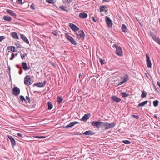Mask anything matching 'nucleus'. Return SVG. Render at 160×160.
Returning <instances> with one entry per match:
<instances>
[{
  "mask_svg": "<svg viewBox=\"0 0 160 160\" xmlns=\"http://www.w3.org/2000/svg\"><path fill=\"white\" fill-rule=\"evenodd\" d=\"M52 33L53 35H54L55 36H57L58 35V32H57V30H52Z\"/></svg>",
  "mask_w": 160,
  "mask_h": 160,
  "instance_id": "42",
  "label": "nucleus"
},
{
  "mask_svg": "<svg viewBox=\"0 0 160 160\" xmlns=\"http://www.w3.org/2000/svg\"><path fill=\"white\" fill-rule=\"evenodd\" d=\"M154 41L156 42L158 44L160 45V39L158 37H156L153 39Z\"/></svg>",
  "mask_w": 160,
  "mask_h": 160,
  "instance_id": "28",
  "label": "nucleus"
},
{
  "mask_svg": "<svg viewBox=\"0 0 160 160\" xmlns=\"http://www.w3.org/2000/svg\"><path fill=\"white\" fill-rule=\"evenodd\" d=\"M11 35L12 37L15 39H18L19 37L18 36L16 32H12L11 33Z\"/></svg>",
  "mask_w": 160,
  "mask_h": 160,
  "instance_id": "20",
  "label": "nucleus"
},
{
  "mask_svg": "<svg viewBox=\"0 0 160 160\" xmlns=\"http://www.w3.org/2000/svg\"><path fill=\"white\" fill-rule=\"evenodd\" d=\"M79 16L82 18H86L88 17V14L84 12L81 13L79 14Z\"/></svg>",
  "mask_w": 160,
  "mask_h": 160,
  "instance_id": "19",
  "label": "nucleus"
},
{
  "mask_svg": "<svg viewBox=\"0 0 160 160\" xmlns=\"http://www.w3.org/2000/svg\"><path fill=\"white\" fill-rule=\"evenodd\" d=\"M73 1V0H65V1H63V2H65L66 3H71Z\"/></svg>",
  "mask_w": 160,
  "mask_h": 160,
  "instance_id": "43",
  "label": "nucleus"
},
{
  "mask_svg": "<svg viewBox=\"0 0 160 160\" xmlns=\"http://www.w3.org/2000/svg\"><path fill=\"white\" fill-rule=\"evenodd\" d=\"M154 88L155 89V90L157 92H158V89H157L155 85H154Z\"/></svg>",
  "mask_w": 160,
  "mask_h": 160,
  "instance_id": "57",
  "label": "nucleus"
},
{
  "mask_svg": "<svg viewBox=\"0 0 160 160\" xmlns=\"http://www.w3.org/2000/svg\"><path fill=\"white\" fill-rule=\"evenodd\" d=\"M15 45L18 48H21L19 44L18 43H15Z\"/></svg>",
  "mask_w": 160,
  "mask_h": 160,
  "instance_id": "49",
  "label": "nucleus"
},
{
  "mask_svg": "<svg viewBox=\"0 0 160 160\" xmlns=\"http://www.w3.org/2000/svg\"><path fill=\"white\" fill-rule=\"evenodd\" d=\"M106 125V122H102L100 121V127L101 126V127H104L105 128Z\"/></svg>",
  "mask_w": 160,
  "mask_h": 160,
  "instance_id": "36",
  "label": "nucleus"
},
{
  "mask_svg": "<svg viewBox=\"0 0 160 160\" xmlns=\"http://www.w3.org/2000/svg\"><path fill=\"white\" fill-rule=\"evenodd\" d=\"M20 100L23 102V101H26V99L23 96L21 95L20 97Z\"/></svg>",
  "mask_w": 160,
  "mask_h": 160,
  "instance_id": "37",
  "label": "nucleus"
},
{
  "mask_svg": "<svg viewBox=\"0 0 160 160\" xmlns=\"http://www.w3.org/2000/svg\"><path fill=\"white\" fill-rule=\"evenodd\" d=\"M12 92L13 95L18 96L20 93V89L18 88L15 87L12 89Z\"/></svg>",
  "mask_w": 160,
  "mask_h": 160,
  "instance_id": "2",
  "label": "nucleus"
},
{
  "mask_svg": "<svg viewBox=\"0 0 160 160\" xmlns=\"http://www.w3.org/2000/svg\"><path fill=\"white\" fill-rule=\"evenodd\" d=\"M22 65L23 69L25 71L28 70L30 68L29 66H27L26 62H22Z\"/></svg>",
  "mask_w": 160,
  "mask_h": 160,
  "instance_id": "14",
  "label": "nucleus"
},
{
  "mask_svg": "<svg viewBox=\"0 0 160 160\" xmlns=\"http://www.w3.org/2000/svg\"><path fill=\"white\" fill-rule=\"evenodd\" d=\"M90 115V114H85L82 117V119L83 121H85L87 120L89 118V116Z\"/></svg>",
  "mask_w": 160,
  "mask_h": 160,
  "instance_id": "21",
  "label": "nucleus"
},
{
  "mask_svg": "<svg viewBox=\"0 0 160 160\" xmlns=\"http://www.w3.org/2000/svg\"><path fill=\"white\" fill-rule=\"evenodd\" d=\"M150 33L153 39V38H155L156 37L153 32H150Z\"/></svg>",
  "mask_w": 160,
  "mask_h": 160,
  "instance_id": "39",
  "label": "nucleus"
},
{
  "mask_svg": "<svg viewBox=\"0 0 160 160\" xmlns=\"http://www.w3.org/2000/svg\"><path fill=\"white\" fill-rule=\"evenodd\" d=\"M153 105L155 107H157L158 105V101L156 100L153 102Z\"/></svg>",
  "mask_w": 160,
  "mask_h": 160,
  "instance_id": "32",
  "label": "nucleus"
},
{
  "mask_svg": "<svg viewBox=\"0 0 160 160\" xmlns=\"http://www.w3.org/2000/svg\"><path fill=\"white\" fill-rule=\"evenodd\" d=\"M52 107H53V105L51 103V109H52Z\"/></svg>",
  "mask_w": 160,
  "mask_h": 160,
  "instance_id": "63",
  "label": "nucleus"
},
{
  "mask_svg": "<svg viewBox=\"0 0 160 160\" xmlns=\"http://www.w3.org/2000/svg\"><path fill=\"white\" fill-rule=\"evenodd\" d=\"M113 47L115 48L116 49V52L117 55L120 56L122 55L123 52L120 47L117 46L116 44H114L113 45Z\"/></svg>",
  "mask_w": 160,
  "mask_h": 160,
  "instance_id": "1",
  "label": "nucleus"
},
{
  "mask_svg": "<svg viewBox=\"0 0 160 160\" xmlns=\"http://www.w3.org/2000/svg\"><path fill=\"white\" fill-rule=\"evenodd\" d=\"M121 95L123 98L128 97L129 96L128 94H127L125 92H122L121 93Z\"/></svg>",
  "mask_w": 160,
  "mask_h": 160,
  "instance_id": "26",
  "label": "nucleus"
},
{
  "mask_svg": "<svg viewBox=\"0 0 160 160\" xmlns=\"http://www.w3.org/2000/svg\"><path fill=\"white\" fill-rule=\"evenodd\" d=\"M18 3L20 4H22V0H18Z\"/></svg>",
  "mask_w": 160,
  "mask_h": 160,
  "instance_id": "51",
  "label": "nucleus"
},
{
  "mask_svg": "<svg viewBox=\"0 0 160 160\" xmlns=\"http://www.w3.org/2000/svg\"><path fill=\"white\" fill-rule=\"evenodd\" d=\"M69 26L72 30L74 32L77 31L79 30V28L73 23H69Z\"/></svg>",
  "mask_w": 160,
  "mask_h": 160,
  "instance_id": "5",
  "label": "nucleus"
},
{
  "mask_svg": "<svg viewBox=\"0 0 160 160\" xmlns=\"http://www.w3.org/2000/svg\"><path fill=\"white\" fill-rule=\"evenodd\" d=\"M24 83L25 85L27 86L31 84L30 76L27 75L24 78Z\"/></svg>",
  "mask_w": 160,
  "mask_h": 160,
  "instance_id": "4",
  "label": "nucleus"
},
{
  "mask_svg": "<svg viewBox=\"0 0 160 160\" xmlns=\"http://www.w3.org/2000/svg\"><path fill=\"white\" fill-rule=\"evenodd\" d=\"M7 137L9 139L11 142L12 146L14 147L16 145V141L12 136L10 135H7Z\"/></svg>",
  "mask_w": 160,
  "mask_h": 160,
  "instance_id": "7",
  "label": "nucleus"
},
{
  "mask_svg": "<svg viewBox=\"0 0 160 160\" xmlns=\"http://www.w3.org/2000/svg\"><path fill=\"white\" fill-rule=\"evenodd\" d=\"M18 54V53H16L14 54V57L17 56Z\"/></svg>",
  "mask_w": 160,
  "mask_h": 160,
  "instance_id": "64",
  "label": "nucleus"
},
{
  "mask_svg": "<svg viewBox=\"0 0 160 160\" xmlns=\"http://www.w3.org/2000/svg\"><path fill=\"white\" fill-rule=\"evenodd\" d=\"M100 121H93L91 122V124L92 126L98 129L100 127Z\"/></svg>",
  "mask_w": 160,
  "mask_h": 160,
  "instance_id": "9",
  "label": "nucleus"
},
{
  "mask_svg": "<svg viewBox=\"0 0 160 160\" xmlns=\"http://www.w3.org/2000/svg\"><path fill=\"white\" fill-rule=\"evenodd\" d=\"M83 134L86 135H92L95 134V133L91 130H89L85 132Z\"/></svg>",
  "mask_w": 160,
  "mask_h": 160,
  "instance_id": "15",
  "label": "nucleus"
},
{
  "mask_svg": "<svg viewBox=\"0 0 160 160\" xmlns=\"http://www.w3.org/2000/svg\"><path fill=\"white\" fill-rule=\"evenodd\" d=\"M125 82H124L123 80L122 81L120 82H119L118 84V86H119V85H120L124 83H125Z\"/></svg>",
  "mask_w": 160,
  "mask_h": 160,
  "instance_id": "48",
  "label": "nucleus"
},
{
  "mask_svg": "<svg viewBox=\"0 0 160 160\" xmlns=\"http://www.w3.org/2000/svg\"><path fill=\"white\" fill-rule=\"evenodd\" d=\"M20 37L25 43L28 44H29V41L26 38V37L25 36L21 34L20 35Z\"/></svg>",
  "mask_w": 160,
  "mask_h": 160,
  "instance_id": "16",
  "label": "nucleus"
},
{
  "mask_svg": "<svg viewBox=\"0 0 160 160\" xmlns=\"http://www.w3.org/2000/svg\"><path fill=\"white\" fill-rule=\"evenodd\" d=\"M55 0H51V3L53 4L56 2Z\"/></svg>",
  "mask_w": 160,
  "mask_h": 160,
  "instance_id": "54",
  "label": "nucleus"
},
{
  "mask_svg": "<svg viewBox=\"0 0 160 160\" xmlns=\"http://www.w3.org/2000/svg\"><path fill=\"white\" fill-rule=\"evenodd\" d=\"M8 50L13 52L17 51L16 50L15 47L13 46H9L8 47Z\"/></svg>",
  "mask_w": 160,
  "mask_h": 160,
  "instance_id": "23",
  "label": "nucleus"
},
{
  "mask_svg": "<svg viewBox=\"0 0 160 160\" xmlns=\"http://www.w3.org/2000/svg\"><path fill=\"white\" fill-rule=\"evenodd\" d=\"M147 93V92L144 91L142 92V94L141 95V97L142 98H143L146 97Z\"/></svg>",
  "mask_w": 160,
  "mask_h": 160,
  "instance_id": "27",
  "label": "nucleus"
},
{
  "mask_svg": "<svg viewBox=\"0 0 160 160\" xmlns=\"http://www.w3.org/2000/svg\"><path fill=\"white\" fill-rule=\"evenodd\" d=\"M51 64L52 65V66H53L54 67H55L56 66V64L53 62H51Z\"/></svg>",
  "mask_w": 160,
  "mask_h": 160,
  "instance_id": "53",
  "label": "nucleus"
},
{
  "mask_svg": "<svg viewBox=\"0 0 160 160\" xmlns=\"http://www.w3.org/2000/svg\"><path fill=\"white\" fill-rule=\"evenodd\" d=\"M105 19L108 27L109 28L112 27V20L108 16H106L105 17Z\"/></svg>",
  "mask_w": 160,
  "mask_h": 160,
  "instance_id": "6",
  "label": "nucleus"
},
{
  "mask_svg": "<svg viewBox=\"0 0 160 160\" xmlns=\"http://www.w3.org/2000/svg\"><path fill=\"white\" fill-rule=\"evenodd\" d=\"M25 99L26 100V101H25V102H27L28 103L30 102V99L28 96H26Z\"/></svg>",
  "mask_w": 160,
  "mask_h": 160,
  "instance_id": "38",
  "label": "nucleus"
},
{
  "mask_svg": "<svg viewBox=\"0 0 160 160\" xmlns=\"http://www.w3.org/2000/svg\"><path fill=\"white\" fill-rule=\"evenodd\" d=\"M46 81H44L43 82H39L35 83L33 84V86H37L39 87H43L45 84Z\"/></svg>",
  "mask_w": 160,
  "mask_h": 160,
  "instance_id": "11",
  "label": "nucleus"
},
{
  "mask_svg": "<svg viewBox=\"0 0 160 160\" xmlns=\"http://www.w3.org/2000/svg\"><path fill=\"white\" fill-rule=\"evenodd\" d=\"M14 58V53H12V57H11L10 58V60H12Z\"/></svg>",
  "mask_w": 160,
  "mask_h": 160,
  "instance_id": "50",
  "label": "nucleus"
},
{
  "mask_svg": "<svg viewBox=\"0 0 160 160\" xmlns=\"http://www.w3.org/2000/svg\"><path fill=\"white\" fill-rule=\"evenodd\" d=\"M79 123L77 121L71 122H70L66 126L64 127V128L66 129L68 128L73 127L76 124Z\"/></svg>",
  "mask_w": 160,
  "mask_h": 160,
  "instance_id": "8",
  "label": "nucleus"
},
{
  "mask_svg": "<svg viewBox=\"0 0 160 160\" xmlns=\"http://www.w3.org/2000/svg\"><path fill=\"white\" fill-rule=\"evenodd\" d=\"M6 12L9 14L10 15L13 16V17H16V14L13 11L9 10V9H7L6 10Z\"/></svg>",
  "mask_w": 160,
  "mask_h": 160,
  "instance_id": "18",
  "label": "nucleus"
},
{
  "mask_svg": "<svg viewBox=\"0 0 160 160\" xmlns=\"http://www.w3.org/2000/svg\"><path fill=\"white\" fill-rule=\"evenodd\" d=\"M111 99L113 102H115L116 103L121 101V99L116 96H112L111 97Z\"/></svg>",
  "mask_w": 160,
  "mask_h": 160,
  "instance_id": "12",
  "label": "nucleus"
},
{
  "mask_svg": "<svg viewBox=\"0 0 160 160\" xmlns=\"http://www.w3.org/2000/svg\"><path fill=\"white\" fill-rule=\"evenodd\" d=\"M129 79L128 76V75L126 74L124 76V79L123 81L125 82L128 81Z\"/></svg>",
  "mask_w": 160,
  "mask_h": 160,
  "instance_id": "30",
  "label": "nucleus"
},
{
  "mask_svg": "<svg viewBox=\"0 0 160 160\" xmlns=\"http://www.w3.org/2000/svg\"><path fill=\"white\" fill-rule=\"evenodd\" d=\"M122 142L123 143L126 144H130L131 143L130 141L127 140H123L122 141Z\"/></svg>",
  "mask_w": 160,
  "mask_h": 160,
  "instance_id": "33",
  "label": "nucleus"
},
{
  "mask_svg": "<svg viewBox=\"0 0 160 160\" xmlns=\"http://www.w3.org/2000/svg\"><path fill=\"white\" fill-rule=\"evenodd\" d=\"M36 102H32V105L31 106V108H34L35 107V106L36 105Z\"/></svg>",
  "mask_w": 160,
  "mask_h": 160,
  "instance_id": "44",
  "label": "nucleus"
},
{
  "mask_svg": "<svg viewBox=\"0 0 160 160\" xmlns=\"http://www.w3.org/2000/svg\"><path fill=\"white\" fill-rule=\"evenodd\" d=\"M78 36L82 39L83 40L84 38L85 34L84 32L82 30H80L79 32Z\"/></svg>",
  "mask_w": 160,
  "mask_h": 160,
  "instance_id": "13",
  "label": "nucleus"
},
{
  "mask_svg": "<svg viewBox=\"0 0 160 160\" xmlns=\"http://www.w3.org/2000/svg\"><path fill=\"white\" fill-rule=\"evenodd\" d=\"M46 2L49 3H50V0H46Z\"/></svg>",
  "mask_w": 160,
  "mask_h": 160,
  "instance_id": "60",
  "label": "nucleus"
},
{
  "mask_svg": "<svg viewBox=\"0 0 160 160\" xmlns=\"http://www.w3.org/2000/svg\"><path fill=\"white\" fill-rule=\"evenodd\" d=\"M27 55V54L26 53H24L23 54H21V58L22 59H25V57Z\"/></svg>",
  "mask_w": 160,
  "mask_h": 160,
  "instance_id": "40",
  "label": "nucleus"
},
{
  "mask_svg": "<svg viewBox=\"0 0 160 160\" xmlns=\"http://www.w3.org/2000/svg\"><path fill=\"white\" fill-rule=\"evenodd\" d=\"M127 27L124 24L122 25V30L123 32H127L126 30Z\"/></svg>",
  "mask_w": 160,
  "mask_h": 160,
  "instance_id": "25",
  "label": "nucleus"
},
{
  "mask_svg": "<svg viewBox=\"0 0 160 160\" xmlns=\"http://www.w3.org/2000/svg\"><path fill=\"white\" fill-rule=\"evenodd\" d=\"M148 102V101H147V100L143 101V102H142L139 103L138 104V107H143Z\"/></svg>",
  "mask_w": 160,
  "mask_h": 160,
  "instance_id": "22",
  "label": "nucleus"
},
{
  "mask_svg": "<svg viewBox=\"0 0 160 160\" xmlns=\"http://www.w3.org/2000/svg\"><path fill=\"white\" fill-rule=\"evenodd\" d=\"M146 61L147 62V66L148 68H151L152 66V63L149 55L148 54H146Z\"/></svg>",
  "mask_w": 160,
  "mask_h": 160,
  "instance_id": "10",
  "label": "nucleus"
},
{
  "mask_svg": "<svg viewBox=\"0 0 160 160\" xmlns=\"http://www.w3.org/2000/svg\"><path fill=\"white\" fill-rule=\"evenodd\" d=\"M132 117H133V118L136 119H138L139 118V116H138L135 115H132Z\"/></svg>",
  "mask_w": 160,
  "mask_h": 160,
  "instance_id": "46",
  "label": "nucleus"
},
{
  "mask_svg": "<svg viewBox=\"0 0 160 160\" xmlns=\"http://www.w3.org/2000/svg\"><path fill=\"white\" fill-rule=\"evenodd\" d=\"M154 117H155V118L157 119H158V118L157 116H156V115H154Z\"/></svg>",
  "mask_w": 160,
  "mask_h": 160,
  "instance_id": "62",
  "label": "nucleus"
},
{
  "mask_svg": "<svg viewBox=\"0 0 160 160\" xmlns=\"http://www.w3.org/2000/svg\"><path fill=\"white\" fill-rule=\"evenodd\" d=\"M103 2H108L109 1L108 0H103Z\"/></svg>",
  "mask_w": 160,
  "mask_h": 160,
  "instance_id": "61",
  "label": "nucleus"
},
{
  "mask_svg": "<svg viewBox=\"0 0 160 160\" xmlns=\"http://www.w3.org/2000/svg\"><path fill=\"white\" fill-rule=\"evenodd\" d=\"M107 8V7L104 6H101L100 7V10L101 12H102L104 11V10Z\"/></svg>",
  "mask_w": 160,
  "mask_h": 160,
  "instance_id": "34",
  "label": "nucleus"
},
{
  "mask_svg": "<svg viewBox=\"0 0 160 160\" xmlns=\"http://www.w3.org/2000/svg\"><path fill=\"white\" fill-rule=\"evenodd\" d=\"M65 37L69 41L71 40L72 38L71 36H69L67 33H65Z\"/></svg>",
  "mask_w": 160,
  "mask_h": 160,
  "instance_id": "31",
  "label": "nucleus"
},
{
  "mask_svg": "<svg viewBox=\"0 0 160 160\" xmlns=\"http://www.w3.org/2000/svg\"><path fill=\"white\" fill-rule=\"evenodd\" d=\"M3 19L8 22H11L12 20L11 17L6 15H4L3 16Z\"/></svg>",
  "mask_w": 160,
  "mask_h": 160,
  "instance_id": "17",
  "label": "nucleus"
},
{
  "mask_svg": "<svg viewBox=\"0 0 160 160\" xmlns=\"http://www.w3.org/2000/svg\"><path fill=\"white\" fill-rule=\"evenodd\" d=\"M30 8L32 9L33 10H35V8L34 7V4H32L31 6H30Z\"/></svg>",
  "mask_w": 160,
  "mask_h": 160,
  "instance_id": "47",
  "label": "nucleus"
},
{
  "mask_svg": "<svg viewBox=\"0 0 160 160\" xmlns=\"http://www.w3.org/2000/svg\"><path fill=\"white\" fill-rule=\"evenodd\" d=\"M99 61L100 62L101 64L102 65L104 64L105 63V60H103L101 58H100L99 59Z\"/></svg>",
  "mask_w": 160,
  "mask_h": 160,
  "instance_id": "35",
  "label": "nucleus"
},
{
  "mask_svg": "<svg viewBox=\"0 0 160 160\" xmlns=\"http://www.w3.org/2000/svg\"><path fill=\"white\" fill-rule=\"evenodd\" d=\"M92 20L93 21V22H97L96 20L93 17H92Z\"/></svg>",
  "mask_w": 160,
  "mask_h": 160,
  "instance_id": "56",
  "label": "nucleus"
},
{
  "mask_svg": "<svg viewBox=\"0 0 160 160\" xmlns=\"http://www.w3.org/2000/svg\"><path fill=\"white\" fill-rule=\"evenodd\" d=\"M116 125V123L113 122L111 123H110L108 122H106V125L105 129L107 130L110 128H113Z\"/></svg>",
  "mask_w": 160,
  "mask_h": 160,
  "instance_id": "3",
  "label": "nucleus"
},
{
  "mask_svg": "<svg viewBox=\"0 0 160 160\" xmlns=\"http://www.w3.org/2000/svg\"><path fill=\"white\" fill-rule=\"evenodd\" d=\"M36 138H44V137H38V136H37L36 137Z\"/></svg>",
  "mask_w": 160,
  "mask_h": 160,
  "instance_id": "58",
  "label": "nucleus"
},
{
  "mask_svg": "<svg viewBox=\"0 0 160 160\" xmlns=\"http://www.w3.org/2000/svg\"><path fill=\"white\" fill-rule=\"evenodd\" d=\"M158 86L160 88V83L159 82H157Z\"/></svg>",
  "mask_w": 160,
  "mask_h": 160,
  "instance_id": "59",
  "label": "nucleus"
},
{
  "mask_svg": "<svg viewBox=\"0 0 160 160\" xmlns=\"http://www.w3.org/2000/svg\"><path fill=\"white\" fill-rule=\"evenodd\" d=\"M69 41L72 44L74 45H77V43L75 41V40L73 38H72L71 40H69Z\"/></svg>",
  "mask_w": 160,
  "mask_h": 160,
  "instance_id": "29",
  "label": "nucleus"
},
{
  "mask_svg": "<svg viewBox=\"0 0 160 160\" xmlns=\"http://www.w3.org/2000/svg\"><path fill=\"white\" fill-rule=\"evenodd\" d=\"M5 38V37L4 36H0V42H1Z\"/></svg>",
  "mask_w": 160,
  "mask_h": 160,
  "instance_id": "45",
  "label": "nucleus"
},
{
  "mask_svg": "<svg viewBox=\"0 0 160 160\" xmlns=\"http://www.w3.org/2000/svg\"><path fill=\"white\" fill-rule=\"evenodd\" d=\"M63 100V98L62 97L59 96L57 97V101L58 104H60L62 101Z\"/></svg>",
  "mask_w": 160,
  "mask_h": 160,
  "instance_id": "24",
  "label": "nucleus"
},
{
  "mask_svg": "<svg viewBox=\"0 0 160 160\" xmlns=\"http://www.w3.org/2000/svg\"><path fill=\"white\" fill-rule=\"evenodd\" d=\"M59 8L62 10L67 11V10L65 9V7L63 6H60Z\"/></svg>",
  "mask_w": 160,
  "mask_h": 160,
  "instance_id": "41",
  "label": "nucleus"
},
{
  "mask_svg": "<svg viewBox=\"0 0 160 160\" xmlns=\"http://www.w3.org/2000/svg\"><path fill=\"white\" fill-rule=\"evenodd\" d=\"M17 135L19 137H22V135L21 133H17Z\"/></svg>",
  "mask_w": 160,
  "mask_h": 160,
  "instance_id": "55",
  "label": "nucleus"
},
{
  "mask_svg": "<svg viewBox=\"0 0 160 160\" xmlns=\"http://www.w3.org/2000/svg\"><path fill=\"white\" fill-rule=\"evenodd\" d=\"M48 109L49 110H50V102H48Z\"/></svg>",
  "mask_w": 160,
  "mask_h": 160,
  "instance_id": "52",
  "label": "nucleus"
}]
</instances>
